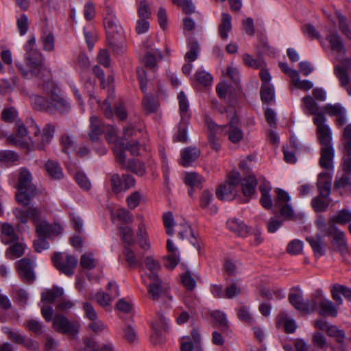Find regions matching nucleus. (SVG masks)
Here are the masks:
<instances>
[{
  "label": "nucleus",
  "instance_id": "obj_22",
  "mask_svg": "<svg viewBox=\"0 0 351 351\" xmlns=\"http://www.w3.org/2000/svg\"><path fill=\"white\" fill-rule=\"evenodd\" d=\"M200 155V150L195 147H189L183 149L181 154V165L184 167L189 165Z\"/></svg>",
  "mask_w": 351,
  "mask_h": 351
},
{
  "label": "nucleus",
  "instance_id": "obj_11",
  "mask_svg": "<svg viewBox=\"0 0 351 351\" xmlns=\"http://www.w3.org/2000/svg\"><path fill=\"white\" fill-rule=\"evenodd\" d=\"M341 64H337L334 68V73L338 78L342 87H346L350 83V73L351 72V58L342 59L337 56Z\"/></svg>",
  "mask_w": 351,
  "mask_h": 351
},
{
  "label": "nucleus",
  "instance_id": "obj_4",
  "mask_svg": "<svg viewBox=\"0 0 351 351\" xmlns=\"http://www.w3.org/2000/svg\"><path fill=\"white\" fill-rule=\"evenodd\" d=\"M52 327L59 333L74 337L79 332L80 324L77 321H70L65 315L59 313L54 316Z\"/></svg>",
  "mask_w": 351,
  "mask_h": 351
},
{
  "label": "nucleus",
  "instance_id": "obj_3",
  "mask_svg": "<svg viewBox=\"0 0 351 351\" xmlns=\"http://www.w3.org/2000/svg\"><path fill=\"white\" fill-rule=\"evenodd\" d=\"M276 193L274 206L278 209L282 219L283 221H296L298 217L295 214L292 205L289 203L291 199L289 194L280 189H276Z\"/></svg>",
  "mask_w": 351,
  "mask_h": 351
},
{
  "label": "nucleus",
  "instance_id": "obj_51",
  "mask_svg": "<svg viewBox=\"0 0 351 351\" xmlns=\"http://www.w3.org/2000/svg\"><path fill=\"white\" fill-rule=\"evenodd\" d=\"M36 233L38 238H45L50 237L49 223L46 221H42L35 224Z\"/></svg>",
  "mask_w": 351,
  "mask_h": 351
},
{
  "label": "nucleus",
  "instance_id": "obj_5",
  "mask_svg": "<svg viewBox=\"0 0 351 351\" xmlns=\"http://www.w3.org/2000/svg\"><path fill=\"white\" fill-rule=\"evenodd\" d=\"M51 260L56 268L68 276L73 274L77 264V259L75 256L70 254L63 256L60 252L54 253Z\"/></svg>",
  "mask_w": 351,
  "mask_h": 351
},
{
  "label": "nucleus",
  "instance_id": "obj_12",
  "mask_svg": "<svg viewBox=\"0 0 351 351\" xmlns=\"http://www.w3.org/2000/svg\"><path fill=\"white\" fill-rule=\"evenodd\" d=\"M327 234L332 237V244L337 251L343 252L347 250L344 232L338 230L334 224L330 226Z\"/></svg>",
  "mask_w": 351,
  "mask_h": 351
},
{
  "label": "nucleus",
  "instance_id": "obj_36",
  "mask_svg": "<svg viewBox=\"0 0 351 351\" xmlns=\"http://www.w3.org/2000/svg\"><path fill=\"white\" fill-rule=\"evenodd\" d=\"M31 102L36 110L49 112V108H50V97L47 99L40 95H32L31 97Z\"/></svg>",
  "mask_w": 351,
  "mask_h": 351
},
{
  "label": "nucleus",
  "instance_id": "obj_54",
  "mask_svg": "<svg viewBox=\"0 0 351 351\" xmlns=\"http://www.w3.org/2000/svg\"><path fill=\"white\" fill-rule=\"evenodd\" d=\"M137 12L139 19H149L151 17V9L146 0H141L140 1Z\"/></svg>",
  "mask_w": 351,
  "mask_h": 351
},
{
  "label": "nucleus",
  "instance_id": "obj_26",
  "mask_svg": "<svg viewBox=\"0 0 351 351\" xmlns=\"http://www.w3.org/2000/svg\"><path fill=\"white\" fill-rule=\"evenodd\" d=\"M216 92L220 99H227L229 105L232 106L234 104V96L232 94L230 86L226 83L221 82L216 87Z\"/></svg>",
  "mask_w": 351,
  "mask_h": 351
},
{
  "label": "nucleus",
  "instance_id": "obj_6",
  "mask_svg": "<svg viewBox=\"0 0 351 351\" xmlns=\"http://www.w3.org/2000/svg\"><path fill=\"white\" fill-rule=\"evenodd\" d=\"M147 277L150 280L147 286L148 296L151 300L157 301L167 293L169 287L159 278L158 274H148Z\"/></svg>",
  "mask_w": 351,
  "mask_h": 351
},
{
  "label": "nucleus",
  "instance_id": "obj_40",
  "mask_svg": "<svg viewBox=\"0 0 351 351\" xmlns=\"http://www.w3.org/2000/svg\"><path fill=\"white\" fill-rule=\"evenodd\" d=\"M144 111L147 114L154 113L157 111L158 104L152 95H146L142 101Z\"/></svg>",
  "mask_w": 351,
  "mask_h": 351
},
{
  "label": "nucleus",
  "instance_id": "obj_35",
  "mask_svg": "<svg viewBox=\"0 0 351 351\" xmlns=\"http://www.w3.org/2000/svg\"><path fill=\"white\" fill-rule=\"evenodd\" d=\"M133 246H123V255L125 262L131 267H136L141 265V261L132 250Z\"/></svg>",
  "mask_w": 351,
  "mask_h": 351
},
{
  "label": "nucleus",
  "instance_id": "obj_31",
  "mask_svg": "<svg viewBox=\"0 0 351 351\" xmlns=\"http://www.w3.org/2000/svg\"><path fill=\"white\" fill-rule=\"evenodd\" d=\"M45 170L51 179L60 180L63 177L62 170L56 161L49 160L45 164Z\"/></svg>",
  "mask_w": 351,
  "mask_h": 351
},
{
  "label": "nucleus",
  "instance_id": "obj_49",
  "mask_svg": "<svg viewBox=\"0 0 351 351\" xmlns=\"http://www.w3.org/2000/svg\"><path fill=\"white\" fill-rule=\"evenodd\" d=\"M112 10H108V16L104 19V25L106 30L107 36L114 34H118L117 25L112 16Z\"/></svg>",
  "mask_w": 351,
  "mask_h": 351
},
{
  "label": "nucleus",
  "instance_id": "obj_53",
  "mask_svg": "<svg viewBox=\"0 0 351 351\" xmlns=\"http://www.w3.org/2000/svg\"><path fill=\"white\" fill-rule=\"evenodd\" d=\"M162 221L167 234L171 236L173 234V227L175 225L174 219L171 212H166L162 215Z\"/></svg>",
  "mask_w": 351,
  "mask_h": 351
},
{
  "label": "nucleus",
  "instance_id": "obj_16",
  "mask_svg": "<svg viewBox=\"0 0 351 351\" xmlns=\"http://www.w3.org/2000/svg\"><path fill=\"white\" fill-rule=\"evenodd\" d=\"M289 303L297 310L306 313L309 308L306 304L307 300L303 298L302 293L299 289H292L288 296Z\"/></svg>",
  "mask_w": 351,
  "mask_h": 351
},
{
  "label": "nucleus",
  "instance_id": "obj_18",
  "mask_svg": "<svg viewBox=\"0 0 351 351\" xmlns=\"http://www.w3.org/2000/svg\"><path fill=\"white\" fill-rule=\"evenodd\" d=\"M329 42L331 49L337 53V56H343L346 49L340 36L335 32H330L326 38Z\"/></svg>",
  "mask_w": 351,
  "mask_h": 351
},
{
  "label": "nucleus",
  "instance_id": "obj_48",
  "mask_svg": "<svg viewBox=\"0 0 351 351\" xmlns=\"http://www.w3.org/2000/svg\"><path fill=\"white\" fill-rule=\"evenodd\" d=\"M351 221V212L348 210L343 209L340 210L332 219L329 221L330 226L334 223L344 224Z\"/></svg>",
  "mask_w": 351,
  "mask_h": 351
},
{
  "label": "nucleus",
  "instance_id": "obj_8",
  "mask_svg": "<svg viewBox=\"0 0 351 351\" xmlns=\"http://www.w3.org/2000/svg\"><path fill=\"white\" fill-rule=\"evenodd\" d=\"M16 269L19 277L25 283H32L36 280L34 271V261L29 258H23L16 263Z\"/></svg>",
  "mask_w": 351,
  "mask_h": 351
},
{
  "label": "nucleus",
  "instance_id": "obj_20",
  "mask_svg": "<svg viewBox=\"0 0 351 351\" xmlns=\"http://www.w3.org/2000/svg\"><path fill=\"white\" fill-rule=\"evenodd\" d=\"M306 240L310 244L316 258H319L325 254L326 244L321 236L317 234L307 237Z\"/></svg>",
  "mask_w": 351,
  "mask_h": 351
},
{
  "label": "nucleus",
  "instance_id": "obj_52",
  "mask_svg": "<svg viewBox=\"0 0 351 351\" xmlns=\"http://www.w3.org/2000/svg\"><path fill=\"white\" fill-rule=\"evenodd\" d=\"M336 16L339 20V28L340 31L348 38L351 39V31L347 23L346 16H343L340 12H336Z\"/></svg>",
  "mask_w": 351,
  "mask_h": 351
},
{
  "label": "nucleus",
  "instance_id": "obj_62",
  "mask_svg": "<svg viewBox=\"0 0 351 351\" xmlns=\"http://www.w3.org/2000/svg\"><path fill=\"white\" fill-rule=\"evenodd\" d=\"M303 244L300 240H293L291 241L287 247V252L292 255H297L302 252Z\"/></svg>",
  "mask_w": 351,
  "mask_h": 351
},
{
  "label": "nucleus",
  "instance_id": "obj_57",
  "mask_svg": "<svg viewBox=\"0 0 351 351\" xmlns=\"http://www.w3.org/2000/svg\"><path fill=\"white\" fill-rule=\"evenodd\" d=\"M230 228L233 231L237 232L239 235L241 237H246L249 232V228L243 222L239 220H232Z\"/></svg>",
  "mask_w": 351,
  "mask_h": 351
},
{
  "label": "nucleus",
  "instance_id": "obj_63",
  "mask_svg": "<svg viewBox=\"0 0 351 351\" xmlns=\"http://www.w3.org/2000/svg\"><path fill=\"white\" fill-rule=\"evenodd\" d=\"M343 171V174L339 178H337L334 182L335 189L346 188L350 184L351 173Z\"/></svg>",
  "mask_w": 351,
  "mask_h": 351
},
{
  "label": "nucleus",
  "instance_id": "obj_34",
  "mask_svg": "<svg viewBox=\"0 0 351 351\" xmlns=\"http://www.w3.org/2000/svg\"><path fill=\"white\" fill-rule=\"evenodd\" d=\"M178 99L179 101V108L181 119L184 121H189L190 119V113L189 112V101L183 91L180 92L178 95Z\"/></svg>",
  "mask_w": 351,
  "mask_h": 351
},
{
  "label": "nucleus",
  "instance_id": "obj_58",
  "mask_svg": "<svg viewBox=\"0 0 351 351\" xmlns=\"http://www.w3.org/2000/svg\"><path fill=\"white\" fill-rule=\"evenodd\" d=\"M145 267L149 270V274H157V272L160 269L161 265L158 261H156L154 257L148 256L145 258Z\"/></svg>",
  "mask_w": 351,
  "mask_h": 351
},
{
  "label": "nucleus",
  "instance_id": "obj_7",
  "mask_svg": "<svg viewBox=\"0 0 351 351\" xmlns=\"http://www.w3.org/2000/svg\"><path fill=\"white\" fill-rule=\"evenodd\" d=\"M326 119L322 114L313 119V123L317 127L316 134L321 147L332 146V132L326 124Z\"/></svg>",
  "mask_w": 351,
  "mask_h": 351
},
{
  "label": "nucleus",
  "instance_id": "obj_42",
  "mask_svg": "<svg viewBox=\"0 0 351 351\" xmlns=\"http://www.w3.org/2000/svg\"><path fill=\"white\" fill-rule=\"evenodd\" d=\"M125 169L140 176H143L146 171L144 164L140 160L135 159L130 160Z\"/></svg>",
  "mask_w": 351,
  "mask_h": 351
},
{
  "label": "nucleus",
  "instance_id": "obj_28",
  "mask_svg": "<svg viewBox=\"0 0 351 351\" xmlns=\"http://www.w3.org/2000/svg\"><path fill=\"white\" fill-rule=\"evenodd\" d=\"M108 45L116 53H121L125 50L124 39L118 34L107 36Z\"/></svg>",
  "mask_w": 351,
  "mask_h": 351
},
{
  "label": "nucleus",
  "instance_id": "obj_9",
  "mask_svg": "<svg viewBox=\"0 0 351 351\" xmlns=\"http://www.w3.org/2000/svg\"><path fill=\"white\" fill-rule=\"evenodd\" d=\"M34 137L31 140L32 143L38 149L43 150L53 136L55 126L51 123L47 124L40 134V130L35 127Z\"/></svg>",
  "mask_w": 351,
  "mask_h": 351
},
{
  "label": "nucleus",
  "instance_id": "obj_38",
  "mask_svg": "<svg viewBox=\"0 0 351 351\" xmlns=\"http://www.w3.org/2000/svg\"><path fill=\"white\" fill-rule=\"evenodd\" d=\"M302 101L304 104L306 109L308 110V113L314 115L313 119H315L317 116L320 114L325 116L324 112L320 111L319 110V106L315 101V100L311 96L307 95L304 97L302 98Z\"/></svg>",
  "mask_w": 351,
  "mask_h": 351
},
{
  "label": "nucleus",
  "instance_id": "obj_37",
  "mask_svg": "<svg viewBox=\"0 0 351 351\" xmlns=\"http://www.w3.org/2000/svg\"><path fill=\"white\" fill-rule=\"evenodd\" d=\"M11 245L7 249L5 255L10 259L22 256L25 252V245L19 241L10 243Z\"/></svg>",
  "mask_w": 351,
  "mask_h": 351
},
{
  "label": "nucleus",
  "instance_id": "obj_1",
  "mask_svg": "<svg viewBox=\"0 0 351 351\" xmlns=\"http://www.w3.org/2000/svg\"><path fill=\"white\" fill-rule=\"evenodd\" d=\"M36 39L31 37L25 46V64L21 62H16V66L25 78L36 77L44 82L51 79L50 70L45 65L43 56L35 48Z\"/></svg>",
  "mask_w": 351,
  "mask_h": 351
},
{
  "label": "nucleus",
  "instance_id": "obj_56",
  "mask_svg": "<svg viewBox=\"0 0 351 351\" xmlns=\"http://www.w3.org/2000/svg\"><path fill=\"white\" fill-rule=\"evenodd\" d=\"M241 292L240 287L237 285V280L232 279L231 284L225 290L226 298H233L239 295Z\"/></svg>",
  "mask_w": 351,
  "mask_h": 351
},
{
  "label": "nucleus",
  "instance_id": "obj_33",
  "mask_svg": "<svg viewBox=\"0 0 351 351\" xmlns=\"http://www.w3.org/2000/svg\"><path fill=\"white\" fill-rule=\"evenodd\" d=\"M64 293L63 289L54 286L51 289H47L41 293V301L43 302L53 303L56 298L61 297Z\"/></svg>",
  "mask_w": 351,
  "mask_h": 351
},
{
  "label": "nucleus",
  "instance_id": "obj_25",
  "mask_svg": "<svg viewBox=\"0 0 351 351\" xmlns=\"http://www.w3.org/2000/svg\"><path fill=\"white\" fill-rule=\"evenodd\" d=\"M331 293L332 298L338 304H341L342 303L341 295H343L346 298L351 300V289L346 286L335 285L332 287Z\"/></svg>",
  "mask_w": 351,
  "mask_h": 351
},
{
  "label": "nucleus",
  "instance_id": "obj_19",
  "mask_svg": "<svg viewBox=\"0 0 351 351\" xmlns=\"http://www.w3.org/2000/svg\"><path fill=\"white\" fill-rule=\"evenodd\" d=\"M257 184V180L254 175H248L242 178L241 186L243 195L246 197H252L256 192Z\"/></svg>",
  "mask_w": 351,
  "mask_h": 351
},
{
  "label": "nucleus",
  "instance_id": "obj_21",
  "mask_svg": "<svg viewBox=\"0 0 351 351\" xmlns=\"http://www.w3.org/2000/svg\"><path fill=\"white\" fill-rule=\"evenodd\" d=\"M1 241L8 245L19 241V237L16 234L14 227L9 223H3L1 228Z\"/></svg>",
  "mask_w": 351,
  "mask_h": 351
},
{
  "label": "nucleus",
  "instance_id": "obj_39",
  "mask_svg": "<svg viewBox=\"0 0 351 351\" xmlns=\"http://www.w3.org/2000/svg\"><path fill=\"white\" fill-rule=\"evenodd\" d=\"M210 316L222 332L228 331L229 327L228 322L224 313L220 311H214L210 313Z\"/></svg>",
  "mask_w": 351,
  "mask_h": 351
},
{
  "label": "nucleus",
  "instance_id": "obj_41",
  "mask_svg": "<svg viewBox=\"0 0 351 351\" xmlns=\"http://www.w3.org/2000/svg\"><path fill=\"white\" fill-rule=\"evenodd\" d=\"M25 328L30 332L38 336L44 332V326L42 322L36 319H29L24 323Z\"/></svg>",
  "mask_w": 351,
  "mask_h": 351
},
{
  "label": "nucleus",
  "instance_id": "obj_60",
  "mask_svg": "<svg viewBox=\"0 0 351 351\" xmlns=\"http://www.w3.org/2000/svg\"><path fill=\"white\" fill-rule=\"evenodd\" d=\"M63 151L69 154L75 150L76 143L73 139L69 136H63L61 139Z\"/></svg>",
  "mask_w": 351,
  "mask_h": 351
},
{
  "label": "nucleus",
  "instance_id": "obj_17",
  "mask_svg": "<svg viewBox=\"0 0 351 351\" xmlns=\"http://www.w3.org/2000/svg\"><path fill=\"white\" fill-rule=\"evenodd\" d=\"M16 135H10L7 138V141L14 145L26 147L25 143L23 138L27 135V130L23 123L16 122Z\"/></svg>",
  "mask_w": 351,
  "mask_h": 351
},
{
  "label": "nucleus",
  "instance_id": "obj_59",
  "mask_svg": "<svg viewBox=\"0 0 351 351\" xmlns=\"http://www.w3.org/2000/svg\"><path fill=\"white\" fill-rule=\"evenodd\" d=\"M112 191L116 194L123 191V180L119 174L114 173L110 178Z\"/></svg>",
  "mask_w": 351,
  "mask_h": 351
},
{
  "label": "nucleus",
  "instance_id": "obj_2",
  "mask_svg": "<svg viewBox=\"0 0 351 351\" xmlns=\"http://www.w3.org/2000/svg\"><path fill=\"white\" fill-rule=\"evenodd\" d=\"M17 189L16 200L23 206H28L32 199L37 194L36 186L32 184V175L25 168L20 170Z\"/></svg>",
  "mask_w": 351,
  "mask_h": 351
},
{
  "label": "nucleus",
  "instance_id": "obj_13",
  "mask_svg": "<svg viewBox=\"0 0 351 351\" xmlns=\"http://www.w3.org/2000/svg\"><path fill=\"white\" fill-rule=\"evenodd\" d=\"M317 187L320 197L328 199L331 192V176L327 172H322L318 175Z\"/></svg>",
  "mask_w": 351,
  "mask_h": 351
},
{
  "label": "nucleus",
  "instance_id": "obj_10",
  "mask_svg": "<svg viewBox=\"0 0 351 351\" xmlns=\"http://www.w3.org/2000/svg\"><path fill=\"white\" fill-rule=\"evenodd\" d=\"M49 112L58 111L60 114H66L69 112L71 106L69 103L59 94V90L53 88L50 90V104Z\"/></svg>",
  "mask_w": 351,
  "mask_h": 351
},
{
  "label": "nucleus",
  "instance_id": "obj_32",
  "mask_svg": "<svg viewBox=\"0 0 351 351\" xmlns=\"http://www.w3.org/2000/svg\"><path fill=\"white\" fill-rule=\"evenodd\" d=\"M213 200V194L208 190H204L199 198V206L202 209H208L211 213H216L217 212V207L211 206Z\"/></svg>",
  "mask_w": 351,
  "mask_h": 351
},
{
  "label": "nucleus",
  "instance_id": "obj_44",
  "mask_svg": "<svg viewBox=\"0 0 351 351\" xmlns=\"http://www.w3.org/2000/svg\"><path fill=\"white\" fill-rule=\"evenodd\" d=\"M326 332L328 336L334 337L338 343L337 346L345 345L344 340L346 334L343 330H339L337 326L330 325L327 329Z\"/></svg>",
  "mask_w": 351,
  "mask_h": 351
},
{
  "label": "nucleus",
  "instance_id": "obj_47",
  "mask_svg": "<svg viewBox=\"0 0 351 351\" xmlns=\"http://www.w3.org/2000/svg\"><path fill=\"white\" fill-rule=\"evenodd\" d=\"M261 97L264 103H269L274 99V88L271 84H262L260 90Z\"/></svg>",
  "mask_w": 351,
  "mask_h": 351
},
{
  "label": "nucleus",
  "instance_id": "obj_14",
  "mask_svg": "<svg viewBox=\"0 0 351 351\" xmlns=\"http://www.w3.org/2000/svg\"><path fill=\"white\" fill-rule=\"evenodd\" d=\"M335 149L333 146H325L320 148L319 165L327 170H331L334 167L333 158Z\"/></svg>",
  "mask_w": 351,
  "mask_h": 351
},
{
  "label": "nucleus",
  "instance_id": "obj_43",
  "mask_svg": "<svg viewBox=\"0 0 351 351\" xmlns=\"http://www.w3.org/2000/svg\"><path fill=\"white\" fill-rule=\"evenodd\" d=\"M234 191V189L232 186L224 182L217 188L215 193L219 199L223 201L228 199Z\"/></svg>",
  "mask_w": 351,
  "mask_h": 351
},
{
  "label": "nucleus",
  "instance_id": "obj_61",
  "mask_svg": "<svg viewBox=\"0 0 351 351\" xmlns=\"http://www.w3.org/2000/svg\"><path fill=\"white\" fill-rule=\"evenodd\" d=\"M17 111L14 107L5 108L1 112V119L5 122H12L17 117Z\"/></svg>",
  "mask_w": 351,
  "mask_h": 351
},
{
  "label": "nucleus",
  "instance_id": "obj_46",
  "mask_svg": "<svg viewBox=\"0 0 351 351\" xmlns=\"http://www.w3.org/2000/svg\"><path fill=\"white\" fill-rule=\"evenodd\" d=\"M330 204V200L323 198L320 195L315 197L311 200V206L315 212L321 213L325 211Z\"/></svg>",
  "mask_w": 351,
  "mask_h": 351
},
{
  "label": "nucleus",
  "instance_id": "obj_27",
  "mask_svg": "<svg viewBox=\"0 0 351 351\" xmlns=\"http://www.w3.org/2000/svg\"><path fill=\"white\" fill-rule=\"evenodd\" d=\"M237 119L233 117L229 121L230 129L228 130V138L233 143H237L243 139V132L237 126Z\"/></svg>",
  "mask_w": 351,
  "mask_h": 351
},
{
  "label": "nucleus",
  "instance_id": "obj_55",
  "mask_svg": "<svg viewBox=\"0 0 351 351\" xmlns=\"http://www.w3.org/2000/svg\"><path fill=\"white\" fill-rule=\"evenodd\" d=\"M164 266L169 270H173L180 263L179 254H167L163 257Z\"/></svg>",
  "mask_w": 351,
  "mask_h": 351
},
{
  "label": "nucleus",
  "instance_id": "obj_29",
  "mask_svg": "<svg viewBox=\"0 0 351 351\" xmlns=\"http://www.w3.org/2000/svg\"><path fill=\"white\" fill-rule=\"evenodd\" d=\"M319 314L323 316L336 317L337 311L332 302L320 298L319 302Z\"/></svg>",
  "mask_w": 351,
  "mask_h": 351
},
{
  "label": "nucleus",
  "instance_id": "obj_64",
  "mask_svg": "<svg viewBox=\"0 0 351 351\" xmlns=\"http://www.w3.org/2000/svg\"><path fill=\"white\" fill-rule=\"evenodd\" d=\"M181 279L182 285L189 291H193L195 289L196 282L189 271H186L182 275Z\"/></svg>",
  "mask_w": 351,
  "mask_h": 351
},
{
  "label": "nucleus",
  "instance_id": "obj_30",
  "mask_svg": "<svg viewBox=\"0 0 351 351\" xmlns=\"http://www.w3.org/2000/svg\"><path fill=\"white\" fill-rule=\"evenodd\" d=\"M310 351H326L328 347L326 337L321 332H315L312 337Z\"/></svg>",
  "mask_w": 351,
  "mask_h": 351
},
{
  "label": "nucleus",
  "instance_id": "obj_50",
  "mask_svg": "<svg viewBox=\"0 0 351 351\" xmlns=\"http://www.w3.org/2000/svg\"><path fill=\"white\" fill-rule=\"evenodd\" d=\"M259 190L261 193V197L260 199L261 205L266 209H270L272 206V200L269 195V189L261 185L259 186Z\"/></svg>",
  "mask_w": 351,
  "mask_h": 351
},
{
  "label": "nucleus",
  "instance_id": "obj_45",
  "mask_svg": "<svg viewBox=\"0 0 351 351\" xmlns=\"http://www.w3.org/2000/svg\"><path fill=\"white\" fill-rule=\"evenodd\" d=\"M203 178L195 172L187 173L184 177V182L190 188L201 187Z\"/></svg>",
  "mask_w": 351,
  "mask_h": 351
},
{
  "label": "nucleus",
  "instance_id": "obj_15",
  "mask_svg": "<svg viewBox=\"0 0 351 351\" xmlns=\"http://www.w3.org/2000/svg\"><path fill=\"white\" fill-rule=\"evenodd\" d=\"M105 132V126L101 121L96 116H92L90 118V130L88 137L93 142H97L100 139V136Z\"/></svg>",
  "mask_w": 351,
  "mask_h": 351
},
{
  "label": "nucleus",
  "instance_id": "obj_24",
  "mask_svg": "<svg viewBox=\"0 0 351 351\" xmlns=\"http://www.w3.org/2000/svg\"><path fill=\"white\" fill-rule=\"evenodd\" d=\"M119 230L123 246H134L136 244L134 233L131 227L119 226Z\"/></svg>",
  "mask_w": 351,
  "mask_h": 351
},
{
  "label": "nucleus",
  "instance_id": "obj_23",
  "mask_svg": "<svg viewBox=\"0 0 351 351\" xmlns=\"http://www.w3.org/2000/svg\"><path fill=\"white\" fill-rule=\"evenodd\" d=\"M219 34L221 39L226 40L232 29V16L226 12L221 14V22L219 25Z\"/></svg>",
  "mask_w": 351,
  "mask_h": 351
}]
</instances>
